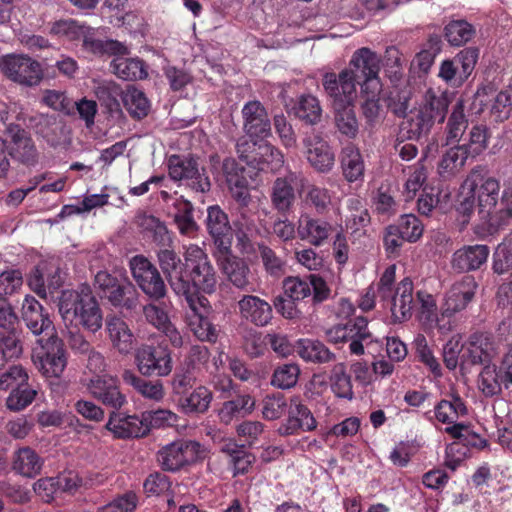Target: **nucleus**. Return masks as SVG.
<instances>
[{
    "instance_id": "bf43d9fd",
    "label": "nucleus",
    "mask_w": 512,
    "mask_h": 512,
    "mask_svg": "<svg viewBox=\"0 0 512 512\" xmlns=\"http://www.w3.org/2000/svg\"><path fill=\"white\" fill-rule=\"evenodd\" d=\"M407 242L415 243L423 235L424 226L414 214L402 215L396 224H391Z\"/></svg>"
},
{
    "instance_id": "ddd939ff",
    "label": "nucleus",
    "mask_w": 512,
    "mask_h": 512,
    "mask_svg": "<svg viewBox=\"0 0 512 512\" xmlns=\"http://www.w3.org/2000/svg\"><path fill=\"white\" fill-rule=\"evenodd\" d=\"M168 170L172 180L183 182L195 192L206 193L211 188L205 168L200 170L197 160L191 156L171 155Z\"/></svg>"
},
{
    "instance_id": "f704fd0d",
    "label": "nucleus",
    "mask_w": 512,
    "mask_h": 512,
    "mask_svg": "<svg viewBox=\"0 0 512 512\" xmlns=\"http://www.w3.org/2000/svg\"><path fill=\"white\" fill-rule=\"evenodd\" d=\"M8 134L11 138L10 155L13 159L32 166L37 163V150L30 137L24 129L18 125H12L8 128Z\"/></svg>"
},
{
    "instance_id": "c9c22d12",
    "label": "nucleus",
    "mask_w": 512,
    "mask_h": 512,
    "mask_svg": "<svg viewBox=\"0 0 512 512\" xmlns=\"http://www.w3.org/2000/svg\"><path fill=\"white\" fill-rule=\"evenodd\" d=\"M44 459L32 448L25 446L14 451L11 469L15 474L33 479L41 474Z\"/></svg>"
},
{
    "instance_id": "423d86ee",
    "label": "nucleus",
    "mask_w": 512,
    "mask_h": 512,
    "mask_svg": "<svg viewBox=\"0 0 512 512\" xmlns=\"http://www.w3.org/2000/svg\"><path fill=\"white\" fill-rule=\"evenodd\" d=\"M94 286L115 308L133 311L139 306V292L128 278H119L101 270L95 275Z\"/></svg>"
},
{
    "instance_id": "412c9836",
    "label": "nucleus",
    "mask_w": 512,
    "mask_h": 512,
    "mask_svg": "<svg viewBox=\"0 0 512 512\" xmlns=\"http://www.w3.org/2000/svg\"><path fill=\"white\" fill-rule=\"evenodd\" d=\"M27 283L40 298L46 299L63 285L64 278L59 266L51 262H41L30 272Z\"/></svg>"
},
{
    "instance_id": "f257e3e1",
    "label": "nucleus",
    "mask_w": 512,
    "mask_h": 512,
    "mask_svg": "<svg viewBox=\"0 0 512 512\" xmlns=\"http://www.w3.org/2000/svg\"><path fill=\"white\" fill-rule=\"evenodd\" d=\"M450 103L446 91L429 88L419 106L400 123V136L416 142L428 141L433 127L444 123Z\"/></svg>"
},
{
    "instance_id": "9d476101",
    "label": "nucleus",
    "mask_w": 512,
    "mask_h": 512,
    "mask_svg": "<svg viewBox=\"0 0 512 512\" xmlns=\"http://www.w3.org/2000/svg\"><path fill=\"white\" fill-rule=\"evenodd\" d=\"M40 348L33 354L35 365L46 377H60L67 366V350L57 333L38 339Z\"/></svg>"
},
{
    "instance_id": "bb28decb",
    "label": "nucleus",
    "mask_w": 512,
    "mask_h": 512,
    "mask_svg": "<svg viewBox=\"0 0 512 512\" xmlns=\"http://www.w3.org/2000/svg\"><path fill=\"white\" fill-rule=\"evenodd\" d=\"M308 163L319 173L330 172L335 165V153L320 134L307 135L303 139Z\"/></svg>"
},
{
    "instance_id": "0eeeda50",
    "label": "nucleus",
    "mask_w": 512,
    "mask_h": 512,
    "mask_svg": "<svg viewBox=\"0 0 512 512\" xmlns=\"http://www.w3.org/2000/svg\"><path fill=\"white\" fill-rule=\"evenodd\" d=\"M326 338L335 345L350 342L349 350L354 355L364 354V347L378 342L369 331L368 319L364 316H357L332 326L326 331Z\"/></svg>"
},
{
    "instance_id": "58836bf2",
    "label": "nucleus",
    "mask_w": 512,
    "mask_h": 512,
    "mask_svg": "<svg viewBox=\"0 0 512 512\" xmlns=\"http://www.w3.org/2000/svg\"><path fill=\"white\" fill-rule=\"evenodd\" d=\"M208 304L204 307L200 303L195 302L193 305H188L191 313L188 314V324L194 335L201 341L215 343L218 337L216 326L205 315L208 312Z\"/></svg>"
},
{
    "instance_id": "f03ea898",
    "label": "nucleus",
    "mask_w": 512,
    "mask_h": 512,
    "mask_svg": "<svg viewBox=\"0 0 512 512\" xmlns=\"http://www.w3.org/2000/svg\"><path fill=\"white\" fill-rule=\"evenodd\" d=\"M58 310L66 324L96 333L102 328L103 313L88 284L78 289L63 290L58 299Z\"/></svg>"
},
{
    "instance_id": "5fc2aeb1",
    "label": "nucleus",
    "mask_w": 512,
    "mask_h": 512,
    "mask_svg": "<svg viewBox=\"0 0 512 512\" xmlns=\"http://www.w3.org/2000/svg\"><path fill=\"white\" fill-rule=\"evenodd\" d=\"M295 116L308 125H315L321 120L322 108L319 100L311 95H301L293 107Z\"/></svg>"
},
{
    "instance_id": "8fccbe9b",
    "label": "nucleus",
    "mask_w": 512,
    "mask_h": 512,
    "mask_svg": "<svg viewBox=\"0 0 512 512\" xmlns=\"http://www.w3.org/2000/svg\"><path fill=\"white\" fill-rule=\"evenodd\" d=\"M467 127L468 119L465 114L464 101L459 99L453 105L451 114L446 123V145L459 143Z\"/></svg>"
},
{
    "instance_id": "473e14b6",
    "label": "nucleus",
    "mask_w": 512,
    "mask_h": 512,
    "mask_svg": "<svg viewBox=\"0 0 512 512\" xmlns=\"http://www.w3.org/2000/svg\"><path fill=\"white\" fill-rule=\"evenodd\" d=\"M490 250L487 245H464L457 249L451 258V268L457 273L481 269L486 264Z\"/></svg>"
},
{
    "instance_id": "c03bdc74",
    "label": "nucleus",
    "mask_w": 512,
    "mask_h": 512,
    "mask_svg": "<svg viewBox=\"0 0 512 512\" xmlns=\"http://www.w3.org/2000/svg\"><path fill=\"white\" fill-rule=\"evenodd\" d=\"M223 172L232 196L239 202L246 203L249 199V182L243 175V168H239L234 159H225Z\"/></svg>"
},
{
    "instance_id": "0e129e2a",
    "label": "nucleus",
    "mask_w": 512,
    "mask_h": 512,
    "mask_svg": "<svg viewBox=\"0 0 512 512\" xmlns=\"http://www.w3.org/2000/svg\"><path fill=\"white\" fill-rule=\"evenodd\" d=\"M300 368L296 364L278 366L272 375L271 384L279 389H290L297 384Z\"/></svg>"
},
{
    "instance_id": "4d7b16f0",
    "label": "nucleus",
    "mask_w": 512,
    "mask_h": 512,
    "mask_svg": "<svg viewBox=\"0 0 512 512\" xmlns=\"http://www.w3.org/2000/svg\"><path fill=\"white\" fill-rule=\"evenodd\" d=\"M382 85H377L374 88L364 89L361 88L360 96L362 115L366 120L367 125L373 127L378 120L380 113V93Z\"/></svg>"
},
{
    "instance_id": "6ab92c4d",
    "label": "nucleus",
    "mask_w": 512,
    "mask_h": 512,
    "mask_svg": "<svg viewBox=\"0 0 512 512\" xmlns=\"http://www.w3.org/2000/svg\"><path fill=\"white\" fill-rule=\"evenodd\" d=\"M19 318L8 300L0 299V349L5 356L19 357L22 345L19 339Z\"/></svg>"
},
{
    "instance_id": "1a4fd4ad",
    "label": "nucleus",
    "mask_w": 512,
    "mask_h": 512,
    "mask_svg": "<svg viewBox=\"0 0 512 512\" xmlns=\"http://www.w3.org/2000/svg\"><path fill=\"white\" fill-rule=\"evenodd\" d=\"M135 362L143 376L164 377L173 369L172 352L166 340L142 344L136 350Z\"/></svg>"
},
{
    "instance_id": "ea45409f",
    "label": "nucleus",
    "mask_w": 512,
    "mask_h": 512,
    "mask_svg": "<svg viewBox=\"0 0 512 512\" xmlns=\"http://www.w3.org/2000/svg\"><path fill=\"white\" fill-rule=\"evenodd\" d=\"M340 166L343 177L350 183L362 181L364 178L365 164L359 148L349 143L340 153Z\"/></svg>"
},
{
    "instance_id": "774afa93",
    "label": "nucleus",
    "mask_w": 512,
    "mask_h": 512,
    "mask_svg": "<svg viewBox=\"0 0 512 512\" xmlns=\"http://www.w3.org/2000/svg\"><path fill=\"white\" fill-rule=\"evenodd\" d=\"M124 104L130 116L134 119H143L150 110V103L145 94L139 90H133L124 97Z\"/></svg>"
},
{
    "instance_id": "2f4dec72",
    "label": "nucleus",
    "mask_w": 512,
    "mask_h": 512,
    "mask_svg": "<svg viewBox=\"0 0 512 512\" xmlns=\"http://www.w3.org/2000/svg\"><path fill=\"white\" fill-rule=\"evenodd\" d=\"M237 306L241 318L257 327H265L273 319L272 305L259 296L243 295Z\"/></svg>"
},
{
    "instance_id": "37998d69",
    "label": "nucleus",
    "mask_w": 512,
    "mask_h": 512,
    "mask_svg": "<svg viewBox=\"0 0 512 512\" xmlns=\"http://www.w3.org/2000/svg\"><path fill=\"white\" fill-rule=\"evenodd\" d=\"M448 148L438 162V173L442 178H450L458 174L464 167L467 159L471 157L466 146L455 143Z\"/></svg>"
},
{
    "instance_id": "69168bd1",
    "label": "nucleus",
    "mask_w": 512,
    "mask_h": 512,
    "mask_svg": "<svg viewBox=\"0 0 512 512\" xmlns=\"http://www.w3.org/2000/svg\"><path fill=\"white\" fill-rule=\"evenodd\" d=\"M490 138V130L487 126L482 124L474 125L469 132L468 143L462 144L467 147V151L471 157L474 158L480 155L488 147Z\"/></svg>"
},
{
    "instance_id": "79ce46f5",
    "label": "nucleus",
    "mask_w": 512,
    "mask_h": 512,
    "mask_svg": "<svg viewBox=\"0 0 512 512\" xmlns=\"http://www.w3.org/2000/svg\"><path fill=\"white\" fill-rule=\"evenodd\" d=\"M106 329L112 346L119 353L128 354L133 349L134 335L123 319L116 316L108 318Z\"/></svg>"
},
{
    "instance_id": "e2e57ef3",
    "label": "nucleus",
    "mask_w": 512,
    "mask_h": 512,
    "mask_svg": "<svg viewBox=\"0 0 512 512\" xmlns=\"http://www.w3.org/2000/svg\"><path fill=\"white\" fill-rule=\"evenodd\" d=\"M37 392L29 383L13 388L7 397L6 406L9 410L20 411L30 405Z\"/></svg>"
},
{
    "instance_id": "aec40b11",
    "label": "nucleus",
    "mask_w": 512,
    "mask_h": 512,
    "mask_svg": "<svg viewBox=\"0 0 512 512\" xmlns=\"http://www.w3.org/2000/svg\"><path fill=\"white\" fill-rule=\"evenodd\" d=\"M349 76L350 72L343 70L338 74L335 72H326L323 75L321 83L331 107L355 104L357 86Z\"/></svg>"
},
{
    "instance_id": "6e6d98bb",
    "label": "nucleus",
    "mask_w": 512,
    "mask_h": 512,
    "mask_svg": "<svg viewBox=\"0 0 512 512\" xmlns=\"http://www.w3.org/2000/svg\"><path fill=\"white\" fill-rule=\"evenodd\" d=\"M474 26L464 19L451 20L444 27V37L452 46H462L475 36Z\"/></svg>"
},
{
    "instance_id": "7c9ffc66",
    "label": "nucleus",
    "mask_w": 512,
    "mask_h": 512,
    "mask_svg": "<svg viewBox=\"0 0 512 512\" xmlns=\"http://www.w3.org/2000/svg\"><path fill=\"white\" fill-rule=\"evenodd\" d=\"M134 223L144 240L160 248L170 246L172 243V234L168 230L165 222L160 218L146 212H139L135 216Z\"/></svg>"
},
{
    "instance_id": "a878e982",
    "label": "nucleus",
    "mask_w": 512,
    "mask_h": 512,
    "mask_svg": "<svg viewBox=\"0 0 512 512\" xmlns=\"http://www.w3.org/2000/svg\"><path fill=\"white\" fill-rule=\"evenodd\" d=\"M333 232L332 223L325 219L309 213H302L298 218L297 237L311 246H323Z\"/></svg>"
},
{
    "instance_id": "a211bd4d",
    "label": "nucleus",
    "mask_w": 512,
    "mask_h": 512,
    "mask_svg": "<svg viewBox=\"0 0 512 512\" xmlns=\"http://www.w3.org/2000/svg\"><path fill=\"white\" fill-rule=\"evenodd\" d=\"M214 256L221 271L233 286L247 293L256 291L249 265L244 259L234 255L232 248L226 252H214Z\"/></svg>"
},
{
    "instance_id": "f3484780",
    "label": "nucleus",
    "mask_w": 512,
    "mask_h": 512,
    "mask_svg": "<svg viewBox=\"0 0 512 512\" xmlns=\"http://www.w3.org/2000/svg\"><path fill=\"white\" fill-rule=\"evenodd\" d=\"M512 385V346L502 358L500 364L486 365L479 375V389L486 397H493L502 392V387L509 389Z\"/></svg>"
},
{
    "instance_id": "72a5a7b5",
    "label": "nucleus",
    "mask_w": 512,
    "mask_h": 512,
    "mask_svg": "<svg viewBox=\"0 0 512 512\" xmlns=\"http://www.w3.org/2000/svg\"><path fill=\"white\" fill-rule=\"evenodd\" d=\"M296 178L295 173H289L285 177L276 178L272 184L270 190L271 204L281 216L287 215L293 209L296 200L293 183Z\"/></svg>"
},
{
    "instance_id": "7ed1b4c3",
    "label": "nucleus",
    "mask_w": 512,
    "mask_h": 512,
    "mask_svg": "<svg viewBox=\"0 0 512 512\" xmlns=\"http://www.w3.org/2000/svg\"><path fill=\"white\" fill-rule=\"evenodd\" d=\"M186 260L187 273L185 285L180 296H183L188 305L195 302L204 307L208 299L200 295V292L212 294L215 292L218 282L217 272L208 254L198 245H189L183 255Z\"/></svg>"
},
{
    "instance_id": "49530a36",
    "label": "nucleus",
    "mask_w": 512,
    "mask_h": 512,
    "mask_svg": "<svg viewBox=\"0 0 512 512\" xmlns=\"http://www.w3.org/2000/svg\"><path fill=\"white\" fill-rule=\"evenodd\" d=\"M334 124L337 131L347 139H355L359 133V122L355 112V104H344L332 107Z\"/></svg>"
},
{
    "instance_id": "a19ab883",
    "label": "nucleus",
    "mask_w": 512,
    "mask_h": 512,
    "mask_svg": "<svg viewBox=\"0 0 512 512\" xmlns=\"http://www.w3.org/2000/svg\"><path fill=\"white\" fill-rule=\"evenodd\" d=\"M296 352L305 361L314 364H327L336 360V355L323 342L315 339H299Z\"/></svg>"
},
{
    "instance_id": "3c124183",
    "label": "nucleus",
    "mask_w": 512,
    "mask_h": 512,
    "mask_svg": "<svg viewBox=\"0 0 512 512\" xmlns=\"http://www.w3.org/2000/svg\"><path fill=\"white\" fill-rule=\"evenodd\" d=\"M438 144L435 139L428 142L425 148V155L415 165L411 166L408 179L405 183V189L409 197H414L416 193L423 187L428 177L425 159L429 153L436 151Z\"/></svg>"
},
{
    "instance_id": "393cba45",
    "label": "nucleus",
    "mask_w": 512,
    "mask_h": 512,
    "mask_svg": "<svg viewBox=\"0 0 512 512\" xmlns=\"http://www.w3.org/2000/svg\"><path fill=\"white\" fill-rule=\"evenodd\" d=\"M157 262L163 275L166 277L172 290L180 296L184 291L185 274L187 273L186 260L169 247L160 248L156 252Z\"/></svg>"
},
{
    "instance_id": "09e8293b",
    "label": "nucleus",
    "mask_w": 512,
    "mask_h": 512,
    "mask_svg": "<svg viewBox=\"0 0 512 512\" xmlns=\"http://www.w3.org/2000/svg\"><path fill=\"white\" fill-rule=\"evenodd\" d=\"M212 392L205 386H198L178 398V405L185 414H203L212 401Z\"/></svg>"
},
{
    "instance_id": "f8f14e48",
    "label": "nucleus",
    "mask_w": 512,
    "mask_h": 512,
    "mask_svg": "<svg viewBox=\"0 0 512 512\" xmlns=\"http://www.w3.org/2000/svg\"><path fill=\"white\" fill-rule=\"evenodd\" d=\"M2 73L12 82L23 87L38 86L44 71L41 64L24 54H9L2 57L0 62Z\"/></svg>"
},
{
    "instance_id": "39448f33",
    "label": "nucleus",
    "mask_w": 512,
    "mask_h": 512,
    "mask_svg": "<svg viewBox=\"0 0 512 512\" xmlns=\"http://www.w3.org/2000/svg\"><path fill=\"white\" fill-rule=\"evenodd\" d=\"M500 184L494 177L488 176V170L484 165H477L471 169L463 184L461 194L465 191L473 194L478 201V212L481 219L494 226L495 208L498 203Z\"/></svg>"
},
{
    "instance_id": "4c0bfd02",
    "label": "nucleus",
    "mask_w": 512,
    "mask_h": 512,
    "mask_svg": "<svg viewBox=\"0 0 512 512\" xmlns=\"http://www.w3.org/2000/svg\"><path fill=\"white\" fill-rule=\"evenodd\" d=\"M173 221L182 236L195 238L199 225L194 219V206L183 196L176 197L172 202Z\"/></svg>"
},
{
    "instance_id": "b1692460",
    "label": "nucleus",
    "mask_w": 512,
    "mask_h": 512,
    "mask_svg": "<svg viewBox=\"0 0 512 512\" xmlns=\"http://www.w3.org/2000/svg\"><path fill=\"white\" fill-rule=\"evenodd\" d=\"M21 318L27 329L36 336L45 334L49 337L51 333H56L48 310L31 295H26L23 300Z\"/></svg>"
},
{
    "instance_id": "9b49d317",
    "label": "nucleus",
    "mask_w": 512,
    "mask_h": 512,
    "mask_svg": "<svg viewBox=\"0 0 512 512\" xmlns=\"http://www.w3.org/2000/svg\"><path fill=\"white\" fill-rule=\"evenodd\" d=\"M380 67V56L370 48L362 47L353 53L348 67L344 68L343 71L350 72L349 78L356 86L360 85V88L364 89H375L377 85H382L379 78Z\"/></svg>"
},
{
    "instance_id": "c85d7f7f",
    "label": "nucleus",
    "mask_w": 512,
    "mask_h": 512,
    "mask_svg": "<svg viewBox=\"0 0 512 512\" xmlns=\"http://www.w3.org/2000/svg\"><path fill=\"white\" fill-rule=\"evenodd\" d=\"M119 410H113L105 425V428L110 431L114 438L129 439L141 438L149 434V429L143 422L142 416L125 415Z\"/></svg>"
},
{
    "instance_id": "680f3d73",
    "label": "nucleus",
    "mask_w": 512,
    "mask_h": 512,
    "mask_svg": "<svg viewBox=\"0 0 512 512\" xmlns=\"http://www.w3.org/2000/svg\"><path fill=\"white\" fill-rule=\"evenodd\" d=\"M304 201L313 207L318 214H325L331 205L330 191L325 187L308 185L305 190Z\"/></svg>"
},
{
    "instance_id": "6e6552de",
    "label": "nucleus",
    "mask_w": 512,
    "mask_h": 512,
    "mask_svg": "<svg viewBox=\"0 0 512 512\" xmlns=\"http://www.w3.org/2000/svg\"><path fill=\"white\" fill-rule=\"evenodd\" d=\"M128 267L137 287L152 302L167 297V286L159 269L146 256L137 254L128 261Z\"/></svg>"
},
{
    "instance_id": "c756f323",
    "label": "nucleus",
    "mask_w": 512,
    "mask_h": 512,
    "mask_svg": "<svg viewBox=\"0 0 512 512\" xmlns=\"http://www.w3.org/2000/svg\"><path fill=\"white\" fill-rule=\"evenodd\" d=\"M497 354V343L493 335L487 332H475L469 337L462 358L473 365L486 366L491 365L490 362Z\"/></svg>"
},
{
    "instance_id": "20e7f679",
    "label": "nucleus",
    "mask_w": 512,
    "mask_h": 512,
    "mask_svg": "<svg viewBox=\"0 0 512 512\" xmlns=\"http://www.w3.org/2000/svg\"><path fill=\"white\" fill-rule=\"evenodd\" d=\"M83 47L85 50L100 57L114 56L115 58L112 60L110 67L113 73L123 80H142L148 76L145 62L139 58H125L124 56L129 54V49L118 40H102L85 36Z\"/></svg>"
},
{
    "instance_id": "4468645a",
    "label": "nucleus",
    "mask_w": 512,
    "mask_h": 512,
    "mask_svg": "<svg viewBox=\"0 0 512 512\" xmlns=\"http://www.w3.org/2000/svg\"><path fill=\"white\" fill-rule=\"evenodd\" d=\"M477 288L478 284L472 275L463 276L450 287L446 293L441 319H437V327L442 333L451 330L450 322L444 323L445 318L466 309L474 299Z\"/></svg>"
},
{
    "instance_id": "cd10ccee",
    "label": "nucleus",
    "mask_w": 512,
    "mask_h": 512,
    "mask_svg": "<svg viewBox=\"0 0 512 512\" xmlns=\"http://www.w3.org/2000/svg\"><path fill=\"white\" fill-rule=\"evenodd\" d=\"M243 130L249 138L264 140L271 135V122L266 108L260 101L253 100L242 108Z\"/></svg>"
},
{
    "instance_id": "13d9d810",
    "label": "nucleus",
    "mask_w": 512,
    "mask_h": 512,
    "mask_svg": "<svg viewBox=\"0 0 512 512\" xmlns=\"http://www.w3.org/2000/svg\"><path fill=\"white\" fill-rule=\"evenodd\" d=\"M331 390L338 398L351 400L353 398V385L351 376L346 372L344 363L333 366L330 376Z\"/></svg>"
},
{
    "instance_id": "5701e85b",
    "label": "nucleus",
    "mask_w": 512,
    "mask_h": 512,
    "mask_svg": "<svg viewBox=\"0 0 512 512\" xmlns=\"http://www.w3.org/2000/svg\"><path fill=\"white\" fill-rule=\"evenodd\" d=\"M316 427L317 421L311 410L297 397H293L290 399L287 418L281 422L277 432L280 436H291L313 431Z\"/></svg>"
},
{
    "instance_id": "864d4df0",
    "label": "nucleus",
    "mask_w": 512,
    "mask_h": 512,
    "mask_svg": "<svg viewBox=\"0 0 512 512\" xmlns=\"http://www.w3.org/2000/svg\"><path fill=\"white\" fill-rule=\"evenodd\" d=\"M257 248L265 273L274 279H279L284 276L287 269L286 260L265 243H259Z\"/></svg>"
},
{
    "instance_id": "2eb2a0df",
    "label": "nucleus",
    "mask_w": 512,
    "mask_h": 512,
    "mask_svg": "<svg viewBox=\"0 0 512 512\" xmlns=\"http://www.w3.org/2000/svg\"><path fill=\"white\" fill-rule=\"evenodd\" d=\"M201 444L193 440H178L162 447L157 455L164 471L177 472L195 463L201 456Z\"/></svg>"
},
{
    "instance_id": "4be33fe9",
    "label": "nucleus",
    "mask_w": 512,
    "mask_h": 512,
    "mask_svg": "<svg viewBox=\"0 0 512 512\" xmlns=\"http://www.w3.org/2000/svg\"><path fill=\"white\" fill-rule=\"evenodd\" d=\"M205 227L215 246L214 252H226L232 248L233 230L228 215L220 206L212 205L207 208Z\"/></svg>"
},
{
    "instance_id": "de8ad7c7",
    "label": "nucleus",
    "mask_w": 512,
    "mask_h": 512,
    "mask_svg": "<svg viewBox=\"0 0 512 512\" xmlns=\"http://www.w3.org/2000/svg\"><path fill=\"white\" fill-rule=\"evenodd\" d=\"M434 418L442 423H454L459 417L468 414L467 406L464 400L458 394H452L451 399H442L434 407Z\"/></svg>"
},
{
    "instance_id": "dca6fc26",
    "label": "nucleus",
    "mask_w": 512,
    "mask_h": 512,
    "mask_svg": "<svg viewBox=\"0 0 512 512\" xmlns=\"http://www.w3.org/2000/svg\"><path fill=\"white\" fill-rule=\"evenodd\" d=\"M88 393L104 406L120 410L127 404L126 395L121 391L120 380L110 374L92 375L83 381Z\"/></svg>"
},
{
    "instance_id": "338daca9",
    "label": "nucleus",
    "mask_w": 512,
    "mask_h": 512,
    "mask_svg": "<svg viewBox=\"0 0 512 512\" xmlns=\"http://www.w3.org/2000/svg\"><path fill=\"white\" fill-rule=\"evenodd\" d=\"M512 267V233L503 239L493 254V270L503 274Z\"/></svg>"
},
{
    "instance_id": "e433bc0d",
    "label": "nucleus",
    "mask_w": 512,
    "mask_h": 512,
    "mask_svg": "<svg viewBox=\"0 0 512 512\" xmlns=\"http://www.w3.org/2000/svg\"><path fill=\"white\" fill-rule=\"evenodd\" d=\"M414 306L413 282L409 278H404L397 285L390 303V310L394 320L403 322L409 319Z\"/></svg>"
},
{
    "instance_id": "052dcab7",
    "label": "nucleus",
    "mask_w": 512,
    "mask_h": 512,
    "mask_svg": "<svg viewBox=\"0 0 512 512\" xmlns=\"http://www.w3.org/2000/svg\"><path fill=\"white\" fill-rule=\"evenodd\" d=\"M289 410V403L284 394L277 392L266 395L262 400L263 418L269 421L280 419Z\"/></svg>"
},
{
    "instance_id": "603ef678",
    "label": "nucleus",
    "mask_w": 512,
    "mask_h": 512,
    "mask_svg": "<svg viewBox=\"0 0 512 512\" xmlns=\"http://www.w3.org/2000/svg\"><path fill=\"white\" fill-rule=\"evenodd\" d=\"M122 379L146 398L158 401L164 396L163 385L159 380L150 381L143 379L132 370H124Z\"/></svg>"
},
{
    "instance_id": "a18cd8bd",
    "label": "nucleus",
    "mask_w": 512,
    "mask_h": 512,
    "mask_svg": "<svg viewBox=\"0 0 512 512\" xmlns=\"http://www.w3.org/2000/svg\"><path fill=\"white\" fill-rule=\"evenodd\" d=\"M255 408V399L249 395H238L232 400L222 403L218 410V418L221 423L229 425L234 419L250 414Z\"/></svg>"
}]
</instances>
